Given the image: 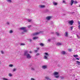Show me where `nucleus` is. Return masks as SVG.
<instances>
[{"label":"nucleus","mask_w":80,"mask_h":80,"mask_svg":"<svg viewBox=\"0 0 80 80\" xmlns=\"http://www.w3.org/2000/svg\"><path fill=\"white\" fill-rule=\"evenodd\" d=\"M78 24L79 25L80 24V22L79 21H78Z\"/></svg>","instance_id":"obj_47"},{"label":"nucleus","mask_w":80,"mask_h":80,"mask_svg":"<svg viewBox=\"0 0 80 80\" xmlns=\"http://www.w3.org/2000/svg\"><path fill=\"white\" fill-rule=\"evenodd\" d=\"M45 55H46V56H49V55L48 54V53L47 52H45Z\"/></svg>","instance_id":"obj_27"},{"label":"nucleus","mask_w":80,"mask_h":80,"mask_svg":"<svg viewBox=\"0 0 80 80\" xmlns=\"http://www.w3.org/2000/svg\"><path fill=\"white\" fill-rule=\"evenodd\" d=\"M13 66V64H10L9 65V67H12Z\"/></svg>","instance_id":"obj_23"},{"label":"nucleus","mask_w":80,"mask_h":80,"mask_svg":"<svg viewBox=\"0 0 80 80\" xmlns=\"http://www.w3.org/2000/svg\"><path fill=\"white\" fill-rule=\"evenodd\" d=\"M27 10H29V9H27Z\"/></svg>","instance_id":"obj_55"},{"label":"nucleus","mask_w":80,"mask_h":80,"mask_svg":"<svg viewBox=\"0 0 80 80\" xmlns=\"http://www.w3.org/2000/svg\"><path fill=\"white\" fill-rule=\"evenodd\" d=\"M76 62L78 64V65H80V62L78 61H76Z\"/></svg>","instance_id":"obj_19"},{"label":"nucleus","mask_w":80,"mask_h":80,"mask_svg":"<svg viewBox=\"0 0 80 80\" xmlns=\"http://www.w3.org/2000/svg\"><path fill=\"white\" fill-rule=\"evenodd\" d=\"M51 18H52V17L50 16H48L46 17V19H47V20H49Z\"/></svg>","instance_id":"obj_8"},{"label":"nucleus","mask_w":80,"mask_h":80,"mask_svg":"<svg viewBox=\"0 0 80 80\" xmlns=\"http://www.w3.org/2000/svg\"><path fill=\"white\" fill-rule=\"evenodd\" d=\"M24 45H25V44L23 43H21L20 44V46H24Z\"/></svg>","instance_id":"obj_17"},{"label":"nucleus","mask_w":80,"mask_h":80,"mask_svg":"<svg viewBox=\"0 0 80 80\" xmlns=\"http://www.w3.org/2000/svg\"><path fill=\"white\" fill-rule=\"evenodd\" d=\"M39 8H43L45 7V6L44 5H40L39 6Z\"/></svg>","instance_id":"obj_7"},{"label":"nucleus","mask_w":80,"mask_h":80,"mask_svg":"<svg viewBox=\"0 0 80 80\" xmlns=\"http://www.w3.org/2000/svg\"><path fill=\"white\" fill-rule=\"evenodd\" d=\"M17 70V69L16 68H14L13 69L12 71L13 72H15V71H16V70Z\"/></svg>","instance_id":"obj_26"},{"label":"nucleus","mask_w":80,"mask_h":80,"mask_svg":"<svg viewBox=\"0 0 80 80\" xmlns=\"http://www.w3.org/2000/svg\"><path fill=\"white\" fill-rule=\"evenodd\" d=\"M28 22H30L32 21V19H28Z\"/></svg>","instance_id":"obj_28"},{"label":"nucleus","mask_w":80,"mask_h":80,"mask_svg":"<svg viewBox=\"0 0 80 80\" xmlns=\"http://www.w3.org/2000/svg\"><path fill=\"white\" fill-rule=\"evenodd\" d=\"M39 45L41 46V47H43V46H44V44L43 43H41L39 44Z\"/></svg>","instance_id":"obj_18"},{"label":"nucleus","mask_w":80,"mask_h":80,"mask_svg":"<svg viewBox=\"0 0 80 80\" xmlns=\"http://www.w3.org/2000/svg\"><path fill=\"white\" fill-rule=\"evenodd\" d=\"M19 30H22L23 31V32H22V34H24L25 33L24 32H27V30L26 29V27H22L21 28H19Z\"/></svg>","instance_id":"obj_2"},{"label":"nucleus","mask_w":80,"mask_h":80,"mask_svg":"<svg viewBox=\"0 0 80 80\" xmlns=\"http://www.w3.org/2000/svg\"><path fill=\"white\" fill-rule=\"evenodd\" d=\"M76 60H80V59H79V58H76Z\"/></svg>","instance_id":"obj_42"},{"label":"nucleus","mask_w":80,"mask_h":80,"mask_svg":"<svg viewBox=\"0 0 80 80\" xmlns=\"http://www.w3.org/2000/svg\"><path fill=\"white\" fill-rule=\"evenodd\" d=\"M23 56L26 57L27 59H30L32 58V56L28 53V51H24L23 53Z\"/></svg>","instance_id":"obj_1"},{"label":"nucleus","mask_w":80,"mask_h":80,"mask_svg":"<svg viewBox=\"0 0 80 80\" xmlns=\"http://www.w3.org/2000/svg\"><path fill=\"white\" fill-rule=\"evenodd\" d=\"M54 39H55V38L54 37L51 38V40H54Z\"/></svg>","instance_id":"obj_41"},{"label":"nucleus","mask_w":80,"mask_h":80,"mask_svg":"<svg viewBox=\"0 0 80 80\" xmlns=\"http://www.w3.org/2000/svg\"><path fill=\"white\" fill-rule=\"evenodd\" d=\"M62 3H65V4H66V2H65V1L64 0H63Z\"/></svg>","instance_id":"obj_30"},{"label":"nucleus","mask_w":80,"mask_h":80,"mask_svg":"<svg viewBox=\"0 0 80 80\" xmlns=\"http://www.w3.org/2000/svg\"><path fill=\"white\" fill-rule=\"evenodd\" d=\"M29 42H32V40L31 39H28Z\"/></svg>","instance_id":"obj_34"},{"label":"nucleus","mask_w":80,"mask_h":80,"mask_svg":"<svg viewBox=\"0 0 80 80\" xmlns=\"http://www.w3.org/2000/svg\"><path fill=\"white\" fill-rule=\"evenodd\" d=\"M45 78L46 79V80H51V79L50 78L48 77H45Z\"/></svg>","instance_id":"obj_11"},{"label":"nucleus","mask_w":80,"mask_h":80,"mask_svg":"<svg viewBox=\"0 0 80 80\" xmlns=\"http://www.w3.org/2000/svg\"><path fill=\"white\" fill-rule=\"evenodd\" d=\"M53 4L54 5H57V3L55 2H53Z\"/></svg>","instance_id":"obj_16"},{"label":"nucleus","mask_w":80,"mask_h":80,"mask_svg":"<svg viewBox=\"0 0 80 80\" xmlns=\"http://www.w3.org/2000/svg\"><path fill=\"white\" fill-rule=\"evenodd\" d=\"M71 51H72V49H70V52H71Z\"/></svg>","instance_id":"obj_53"},{"label":"nucleus","mask_w":80,"mask_h":80,"mask_svg":"<svg viewBox=\"0 0 80 80\" xmlns=\"http://www.w3.org/2000/svg\"><path fill=\"white\" fill-rule=\"evenodd\" d=\"M76 35H77V37L78 38H79V39H80V37H79V36H78V35L77 34Z\"/></svg>","instance_id":"obj_32"},{"label":"nucleus","mask_w":80,"mask_h":80,"mask_svg":"<svg viewBox=\"0 0 80 80\" xmlns=\"http://www.w3.org/2000/svg\"><path fill=\"white\" fill-rule=\"evenodd\" d=\"M8 76H9V77H12V75L11 73H9Z\"/></svg>","instance_id":"obj_20"},{"label":"nucleus","mask_w":80,"mask_h":80,"mask_svg":"<svg viewBox=\"0 0 80 80\" xmlns=\"http://www.w3.org/2000/svg\"><path fill=\"white\" fill-rule=\"evenodd\" d=\"M74 76H75V75H74Z\"/></svg>","instance_id":"obj_57"},{"label":"nucleus","mask_w":80,"mask_h":80,"mask_svg":"<svg viewBox=\"0 0 80 80\" xmlns=\"http://www.w3.org/2000/svg\"><path fill=\"white\" fill-rule=\"evenodd\" d=\"M78 28L79 29V30H80V25H79V26H78Z\"/></svg>","instance_id":"obj_48"},{"label":"nucleus","mask_w":80,"mask_h":80,"mask_svg":"<svg viewBox=\"0 0 80 80\" xmlns=\"http://www.w3.org/2000/svg\"><path fill=\"white\" fill-rule=\"evenodd\" d=\"M61 53L62 54V55H65V54H66V52H65V51H62L61 52Z\"/></svg>","instance_id":"obj_12"},{"label":"nucleus","mask_w":80,"mask_h":80,"mask_svg":"<svg viewBox=\"0 0 80 80\" xmlns=\"http://www.w3.org/2000/svg\"><path fill=\"white\" fill-rule=\"evenodd\" d=\"M79 7H80V5H79Z\"/></svg>","instance_id":"obj_58"},{"label":"nucleus","mask_w":80,"mask_h":80,"mask_svg":"<svg viewBox=\"0 0 80 80\" xmlns=\"http://www.w3.org/2000/svg\"><path fill=\"white\" fill-rule=\"evenodd\" d=\"M31 80H35V79L33 78H31Z\"/></svg>","instance_id":"obj_45"},{"label":"nucleus","mask_w":80,"mask_h":80,"mask_svg":"<svg viewBox=\"0 0 80 80\" xmlns=\"http://www.w3.org/2000/svg\"><path fill=\"white\" fill-rule=\"evenodd\" d=\"M68 52H70V49H68Z\"/></svg>","instance_id":"obj_51"},{"label":"nucleus","mask_w":80,"mask_h":80,"mask_svg":"<svg viewBox=\"0 0 80 80\" xmlns=\"http://www.w3.org/2000/svg\"><path fill=\"white\" fill-rule=\"evenodd\" d=\"M1 52L2 54H3L4 53V52H3V51H1Z\"/></svg>","instance_id":"obj_33"},{"label":"nucleus","mask_w":80,"mask_h":80,"mask_svg":"<svg viewBox=\"0 0 80 80\" xmlns=\"http://www.w3.org/2000/svg\"><path fill=\"white\" fill-rule=\"evenodd\" d=\"M44 59H46V60H47L48 59V58L47 57V56H44Z\"/></svg>","instance_id":"obj_22"},{"label":"nucleus","mask_w":80,"mask_h":80,"mask_svg":"<svg viewBox=\"0 0 80 80\" xmlns=\"http://www.w3.org/2000/svg\"><path fill=\"white\" fill-rule=\"evenodd\" d=\"M71 13L72 14H73V13H75V12H71Z\"/></svg>","instance_id":"obj_46"},{"label":"nucleus","mask_w":80,"mask_h":80,"mask_svg":"<svg viewBox=\"0 0 80 80\" xmlns=\"http://www.w3.org/2000/svg\"><path fill=\"white\" fill-rule=\"evenodd\" d=\"M44 13H48V12H50L49 10L48 9H46L44 11Z\"/></svg>","instance_id":"obj_9"},{"label":"nucleus","mask_w":80,"mask_h":80,"mask_svg":"<svg viewBox=\"0 0 80 80\" xmlns=\"http://www.w3.org/2000/svg\"><path fill=\"white\" fill-rule=\"evenodd\" d=\"M34 51H35V53H37V52H38V50H35Z\"/></svg>","instance_id":"obj_39"},{"label":"nucleus","mask_w":80,"mask_h":80,"mask_svg":"<svg viewBox=\"0 0 80 80\" xmlns=\"http://www.w3.org/2000/svg\"><path fill=\"white\" fill-rule=\"evenodd\" d=\"M74 23V21L73 20H71L70 21V25H73V23Z\"/></svg>","instance_id":"obj_10"},{"label":"nucleus","mask_w":80,"mask_h":80,"mask_svg":"<svg viewBox=\"0 0 80 80\" xmlns=\"http://www.w3.org/2000/svg\"><path fill=\"white\" fill-rule=\"evenodd\" d=\"M71 6H72L73 3H74V4H77V3H78L77 1H74L73 0H71Z\"/></svg>","instance_id":"obj_3"},{"label":"nucleus","mask_w":80,"mask_h":80,"mask_svg":"<svg viewBox=\"0 0 80 80\" xmlns=\"http://www.w3.org/2000/svg\"><path fill=\"white\" fill-rule=\"evenodd\" d=\"M68 23H69L70 25V21H69V22Z\"/></svg>","instance_id":"obj_50"},{"label":"nucleus","mask_w":80,"mask_h":80,"mask_svg":"<svg viewBox=\"0 0 80 80\" xmlns=\"http://www.w3.org/2000/svg\"><path fill=\"white\" fill-rule=\"evenodd\" d=\"M37 48V50H38H38H39V48Z\"/></svg>","instance_id":"obj_49"},{"label":"nucleus","mask_w":80,"mask_h":80,"mask_svg":"<svg viewBox=\"0 0 80 80\" xmlns=\"http://www.w3.org/2000/svg\"><path fill=\"white\" fill-rule=\"evenodd\" d=\"M64 35V36L66 37H68V32H65Z\"/></svg>","instance_id":"obj_5"},{"label":"nucleus","mask_w":80,"mask_h":80,"mask_svg":"<svg viewBox=\"0 0 80 80\" xmlns=\"http://www.w3.org/2000/svg\"><path fill=\"white\" fill-rule=\"evenodd\" d=\"M36 56H38V55H40V53H37V54H36Z\"/></svg>","instance_id":"obj_36"},{"label":"nucleus","mask_w":80,"mask_h":80,"mask_svg":"<svg viewBox=\"0 0 80 80\" xmlns=\"http://www.w3.org/2000/svg\"><path fill=\"white\" fill-rule=\"evenodd\" d=\"M8 2H9V3H11L12 2V0H7Z\"/></svg>","instance_id":"obj_24"},{"label":"nucleus","mask_w":80,"mask_h":80,"mask_svg":"<svg viewBox=\"0 0 80 80\" xmlns=\"http://www.w3.org/2000/svg\"><path fill=\"white\" fill-rule=\"evenodd\" d=\"M58 72H54L53 73L54 75H58Z\"/></svg>","instance_id":"obj_13"},{"label":"nucleus","mask_w":80,"mask_h":80,"mask_svg":"<svg viewBox=\"0 0 80 80\" xmlns=\"http://www.w3.org/2000/svg\"><path fill=\"white\" fill-rule=\"evenodd\" d=\"M29 53H32V52H29Z\"/></svg>","instance_id":"obj_52"},{"label":"nucleus","mask_w":80,"mask_h":80,"mask_svg":"<svg viewBox=\"0 0 80 80\" xmlns=\"http://www.w3.org/2000/svg\"><path fill=\"white\" fill-rule=\"evenodd\" d=\"M48 42H51V39H48Z\"/></svg>","instance_id":"obj_38"},{"label":"nucleus","mask_w":80,"mask_h":80,"mask_svg":"<svg viewBox=\"0 0 80 80\" xmlns=\"http://www.w3.org/2000/svg\"><path fill=\"white\" fill-rule=\"evenodd\" d=\"M56 35L57 36H59V35H60L59 34V33L58 32H56Z\"/></svg>","instance_id":"obj_25"},{"label":"nucleus","mask_w":80,"mask_h":80,"mask_svg":"<svg viewBox=\"0 0 80 80\" xmlns=\"http://www.w3.org/2000/svg\"><path fill=\"white\" fill-rule=\"evenodd\" d=\"M0 64H1V63H0Z\"/></svg>","instance_id":"obj_56"},{"label":"nucleus","mask_w":80,"mask_h":80,"mask_svg":"<svg viewBox=\"0 0 80 80\" xmlns=\"http://www.w3.org/2000/svg\"><path fill=\"white\" fill-rule=\"evenodd\" d=\"M7 25H10V23H9V22H7Z\"/></svg>","instance_id":"obj_43"},{"label":"nucleus","mask_w":80,"mask_h":80,"mask_svg":"<svg viewBox=\"0 0 80 80\" xmlns=\"http://www.w3.org/2000/svg\"><path fill=\"white\" fill-rule=\"evenodd\" d=\"M60 78H61V80H62V79H63V78H64V77H63L60 76Z\"/></svg>","instance_id":"obj_31"},{"label":"nucleus","mask_w":80,"mask_h":80,"mask_svg":"<svg viewBox=\"0 0 80 80\" xmlns=\"http://www.w3.org/2000/svg\"><path fill=\"white\" fill-rule=\"evenodd\" d=\"M56 45H58V46L62 45V43L60 42H58L57 43Z\"/></svg>","instance_id":"obj_15"},{"label":"nucleus","mask_w":80,"mask_h":80,"mask_svg":"<svg viewBox=\"0 0 80 80\" xmlns=\"http://www.w3.org/2000/svg\"><path fill=\"white\" fill-rule=\"evenodd\" d=\"M32 27V26H31V25H30L28 26V28H30V27Z\"/></svg>","instance_id":"obj_44"},{"label":"nucleus","mask_w":80,"mask_h":80,"mask_svg":"<svg viewBox=\"0 0 80 80\" xmlns=\"http://www.w3.org/2000/svg\"><path fill=\"white\" fill-rule=\"evenodd\" d=\"M43 32L42 31H40L38 32H36V33L32 34V35L33 36H36L38 35V34H40V33H43Z\"/></svg>","instance_id":"obj_4"},{"label":"nucleus","mask_w":80,"mask_h":80,"mask_svg":"<svg viewBox=\"0 0 80 80\" xmlns=\"http://www.w3.org/2000/svg\"><path fill=\"white\" fill-rule=\"evenodd\" d=\"M47 67H48L47 65H43L42 66V68L43 69H46V68H47Z\"/></svg>","instance_id":"obj_6"},{"label":"nucleus","mask_w":80,"mask_h":80,"mask_svg":"<svg viewBox=\"0 0 80 80\" xmlns=\"http://www.w3.org/2000/svg\"><path fill=\"white\" fill-rule=\"evenodd\" d=\"M38 38V37H33L32 38L33 40H36V39H37Z\"/></svg>","instance_id":"obj_14"},{"label":"nucleus","mask_w":80,"mask_h":80,"mask_svg":"<svg viewBox=\"0 0 80 80\" xmlns=\"http://www.w3.org/2000/svg\"><path fill=\"white\" fill-rule=\"evenodd\" d=\"M55 77L56 78H58L59 77V76L58 75V76H55Z\"/></svg>","instance_id":"obj_35"},{"label":"nucleus","mask_w":80,"mask_h":80,"mask_svg":"<svg viewBox=\"0 0 80 80\" xmlns=\"http://www.w3.org/2000/svg\"><path fill=\"white\" fill-rule=\"evenodd\" d=\"M75 80H77V79H75Z\"/></svg>","instance_id":"obj_54"},{"label":"nucleus","mask_w":80,"mask_h":80,"mask_svg":"<svg viewBox=\"0 0 80 80\" xmlns=\"http://www.w3.org/2000/svg\"><path fill=\"white\" fill-rule=\"evenodd\" d=\"M31 70H35V69L33 68H31Z\"/></svg>","instance_id":"obj_40"},{"label":"nucleus","mask_w":80,"mask_h":80,"mask_svg":"<svg viewBox=\"0 0 80 80\" xmlns=\"http://www.w3.org/2000/svg\"><path fill=\"white\" fill-rule=\"evenodd\" d=\"M73 56L74 57H75V58L78 57V56L77 55H73Z\"/></svg>","instance_id":"obj_21"},{"label":"nucleus","mask_w":80,"mask_h":80,"mask_svg":"<svg viewBox=\"0 0 80 80\" xmlns=\"http://www.w3.org/2000/svg\"><path fill=\"white\" fill-rule=\"evenodd\" d=\"M10 33H13V31L12 30H10Z\"/></svg>","instance_id":"obj_37"},{"label":"nucleus","mask_w":80,"mask_h":80,"mask_svg":"<svg viewBox=\"0 0 80 80\" xmlns=\"http://www.w3.org/2000/svg\"><path fill=\"white\" fill-rule=\"evenodd\" d=\"M71 30H73V26H71L70 28Z\"/></svg>","instance_id":"obj_29"}]
</instances>
